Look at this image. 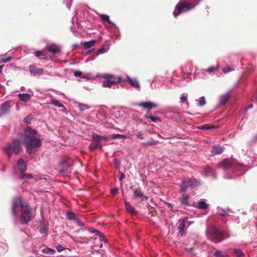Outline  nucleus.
<instances>
[{"label":"nucleus","instance_id":"1","mask_svg":"<svg viewBox=\"0 0 257 257\" xmlns=\"http://www.w3.org/2000/svg\"><path fill=\"white\" fill-rule=\"evenodd\" d=\"M37 131L32 127L28 126L24 131L22 140L29 155L36 153L37 150L42 146V142L40 138L37 137Z\"/></svg>","mask_w":257,"mask_h":257},{"label":"nucleus","instance_id":"2","mask_svg":"<svg viewBox=\"0 0 257 257\" xmlns=\"http://www.w3.org/2000/svg\"><path fill=\"white\" fill-rule=\"evenodd\" d=\"M218 168H222L225 170H230L232 174H227L224 175L226 179H235L237 177L242 175L246 171L245 166L238 163L236 160L224 159L217 164Z\"/></svg>","mask_w":257,"mask_h":257},{"label":"nucleus","instance_id":"3","mask_svg":"<svg viewBox=\"0 0 257 257\" xmlns=\"http://www.w3.org/2000/svg\"><path fill=\"white\" fill-rule=\"evenodd\" d=\"M22 209H24V210L21 213L20 220L22 224H27L31 220V208H29L27 203L23 202L21 197L15 198L13 201V215L18 217V212L21 211Z\"/></svg>","mask_w":257,"mask_h":257},{"label":"nucleus","instance_id":"4","mask_svg":"<svg viewBox=\"0 0 257 257\" xmlns=\"http://www.w3.org/2000/svg\"><path fill=\"white\" fill-rule=\"evenodd\" d=\"M201 0H181L177 4L173 12V16L176 18L183 13L194 9Z\"/></svg>","mask_w":257,"mask_h":257},{"label":"nucleus","instance_id":"5","mask_svg":"<svg viewBox=\"0 0 257 257\" xmlns=\"http://www.w3.org/2000/svg\"><path fill=\"white\" fill-rule=\"evenodd\" d=\"M191 75V71H185L184 69L176 70L173 72V75L167 78L169 81L177 85L184 86L188 81V78Z\"/></svg>","mask_w":257,"mask_h":257},{"label":"nucleus","instance_id":"6","mask_svg":"<svg viewBox=\"0 0 257 257\" xmlns=\"http://www.w3.org/2000/svg\"><path fill=\"white\" fill-rule=\"evenodd\" d=\"M22 151V145L18 139L7 143L3 148L4 153L9 159H10L13 155L19 154Z\"/></svg>","mask_w":257,"mask_h":257},{"label":"nucleus","instance_id":"7","mask_svg":"<svg viewBox=\"0 0 257 257\" xmlns=\"http://www.w3.org/2000/svg\"><path fill=\"white\" fill-rule=\"evenodd\" d=\"M207 234L208 238L216 243L221 241L224 237V233L214 226L207 228Z\"/></svg>","mask_w":257,"mask_h":257},{"label":"nucleus","instance_id":"8","mask_svg":"<svg viewBox=\"0 0 257 257\" xmlns=\"http://www.w3.org/2000/svg\"><path fill=\"white\" fill-rule=\"evenodd\" d=\"M123 82H127L133 87L138 91H140L141 85L140 83L136 78H131L128 75H126V78H124Z\"/></svg>","mask_w":257,"mask_h":257},{"label":"nucleus","instance_id":"9","mask_svg":"<svg viewBox=\"0 0 257 257\" xmlns=\"http://www.w3.org/2000/svg\"><path fill=\"white\" fill-rule=\"evenodd\" d=\"M59 164L62 166L59 168L60 174L63 175H68L71 172V166L67 164L66 161H62L60 162Z\"/></svg>","mask_w":257,"mask_h":257},{"label":"nucleus","instance_id":"10","mask_svg":"<svg viewBox=\"0 0 257 257\" xmlns=\"http://www.w3.org/2000/svg\"><path fill=\"white\" fill-rule=\"evenodd\" d=\"M11 103L12 101L7 100L1 104L0 106V117L10 112V108L12 106Z\"/></svg>","mask_w":257,"mask_h":257},{"label":"nucleus","instance_id":"11","mask_svg":"<svg viewBox=\"0 0 257 257\" xmlns=\"http://www.w3.org/2000/svg\"><path fill=\"white\" fill-rule=\"evenodd\" d=\"M202 175L205 177H211L213 179L217 178L215 172L209 166H205L202 168Z\"/></svg>","mask_w":257,"mask_h":257},{"label":"nucleus","instance_id":"12","mask_svg":"<svg viewBox=\"0 0 257 257\" xmlns=\"http://www.w3.org/2000/svg\"><path fill=\"white\" fill-rule=\"evenodd\" d=\"M130 189L133 191L134 195L139 198H141L142 200H147L149 197L144 194L140 188H135L132 186L130 187Z\"/></svg>","mask_w":257,"mask_h":257},{"label":"nucleus","instance_id":"13","mask_svg":"<svg viewBox=\"0 0 257 257\" xmlns=\"http://www.w3.org/2000/svg\"><path fill=\"white\" fill-rule=\"evenodd\" d=\"M138 106L142 107L145 109H151L155 108L158 106V104L152 101H141L138 104Z\"/></svg>","mask_w":257,"mask_h":257},{"label":"nucleus","instance_id":"14","mask_svg":"<svg viewBox=\"0 0 257 257\" xmlns=\"http://www.w3.org/2000/svg\"><path fill=\"white\" fill-rule=\"evenodd\" d=\"M187 218H180L177 224V229L179 230L178 233L182 235L185 228V222Z\"/></svg>","mask_w":257,"mask_h":257},{"label":"nucleus","instance_id":"15","mask_svg":"<svg viewBox=\"0 0 257 257\" xmlns=\"http://www.w3.org/2000/svg\"><path fill=\"white\" fill-rule=\"evenodd\" d=\"M46 47L48 51L51 53L58 54L61 52V47L55 44L47 45Z\"/></svg>","mask_w":257,"mask_h":257},{"label":"nucleus","instance_id":"16","mask_svg":"<svg viewBox=\"0 0 257 257\" xmlns=\"http://www.w3.org/2000/svg\"><path fill=\"white\" fill-rule=\"evenodd\" d=\"M225 148L222 146L214 145L212 147L211 153L212 156L221 154L224 151Z\"/></svg>","mask_w":257,"mask_h":257},{"label":"nucleus","instance_id":"17","mask_svg":"<svg viewBox=\"0 0 257 257\" xmlns=\"http://www.w3.org/2000/svg\"><path fill=\"white\" fill-rule=\"evenodd\" d=\"M189 195L185 192H183L181 196L179 198V201L182 205L190 206V204L189 203Z\"/></svg>","mask_w":257,"mask_h":257},{"label":"nucleus","instance_id":"18","mask_svg":"<svg viewBox=\"0 0 257 257\" xmlns=\"http://www.w3.org/2000/svg\"><path fill=\"white\" fill-rule=\"evenodd\" d=\"M18 97L20 100L24 102H27L30 100L31 98V95L30 94L25 93H19L18 94Z\"/></svg>","mask_w":257,"mask_h":257},{"label":"nucleus","instance_id":"19","mask_svg":"<svg viewBox=\"0 0 257 257\" xmlns=\"http://www.w3.org/2000/svg\"><path fill=\"white\" fill-rule=\"evenodd\" d=\"M124 204L125 206V208L126 211L130 213L131 214L136 215L138 214L137 211L135 210L134 207H133L129 202L125 200Z\"/></svg>","mask_w":257,"mask_h":257},{"label":"nucleus","instance_id":"20","mask_svg":"<svg viewBox=\"0 0 257 257\" xmlns=\"http://www.w3.org/2000/svg\"><path fill=\"white\" fill-rule=\"evenodd\" d=\"M217 211L222 216H226L228 213L231 212V210L229 208H223L219 206L217 207Z\"/></svg>","mask_w":257,"mask_h":257},{"label":"nucleus","instance_id":"21","mask_svg":"<svg viewBox=\"0 0 257 257\" xmlns=\"http://www.w3.org/2000/svg\"><path fill=\"white\" fill-rule=\"evenodd\" d=\"M17 164L18 169L21 173H23L26 171L27 169V164L22 159H20L18 160Z\"/></svg>","mask_w":257,"mask_h":257},{"label":"nucleus","instance_id":"22","mask_svg":"<svg viewBox=\"0 0 257 257\" xmlns=\"http://www.w3.org/2000/svg\"><path fill=\"white\" fill-rule=\"evenodd\" d=\"M188 182L189 186L191 188H195L197 187L200 184L199 181L194 177L189 178Z\"/></svg>","mask_w":257,"mask_h":257},{"label":"nucleus","instance_id":"23","mask_svg":"<svg viewBox=\"0 0 257 257\" xmlns=\"http://www.w3.org/2000/svg\"><path fill=\"white\" fill-rule=\"evenodd\" d=\"M99 16L102 21L108 22L109 24L113 25L117 30L119 29L118 27L113 22H112V21H111L110 20L109 17L108 15H105V14H100V15H99Z\"/></svg>","mask_w":257,"mask_h":257},{"label":"nucleus","instance_id":"24","mask_svg":"<svg viewBox=\"0 0 257 257\" xmlns=\"http://www.w3.org/2000/svg\"><path fill=\"white\" fill-rule=\"evenodd\" d=\"M218 65H217V66H211V67H209L207 69H202V73L203 74H205L206 72L211 73H213V72H214L215 71H216L218 70Z\"/></svg>","mask_w":257,"mask_h":257},{"label":"nucleus","instance_id":"25","mask_svg":"<svg viewBox=\"0 0 257 257\" xmlns=\"http://www.w3.org/2000/svg\"><path fill=\"white\" fill-rule=\"evenodd\" d=\"M144 117L146 118L150 119L151 121L153 122L157 123L161 122L162 121L161 119L159 117L154 116L148 114H146Z\"/></svg>","mask_w":257,"mask_h":257},{"label":"nucleus","instance_id":"26","mask_svg":"<svg viewBox=\"0 0 257 257\" xmlns=\"http://www.w3.org/2000/svg\"><path fill=\"white\" fill-rule=\"evenodd\" d=\"M188 93H183L181 94L180 96V102L182 103H185L187 106H189V103L188 102Z\"/></svg>","mask_w":257,"mask_h":257},{"label":"nucleus","instance_id":"27","mask_svg":"<svg viewBox=\"0 0 257 257\" xmlns=\"http://www.w3.org/2000/svg\"><path fill=\"white\" fill-rule=\"evenodd\" d=\"M95 40H91L90 41L83 43L82 45L85 49H89L91 47L95 45Z\"/></svg>","mask_w":257,"mask_h":257},{"label":"nucleus","instance_id":"28","mask_svg":"<svg viewBox=\"0 0 257 257\" xmlns=\"http://www.w3.org/2000/svg\"><path fill=\"white\" fill-rule=\"evenodd\" d=\"M229 94L228 92L224 95H221L220 97L219 105L224 104L227 100L229 98Z\"/></svg>","mask_w":257,"mask_h":257},{"label":"nucleus","instance_id":"29","mask_svg":"<svg viewBox=\"0 0 257 257\" xmlns=\"http://www.w3.org/2000/svg\"><path fill=\"white\" fill-rule=\"evenodd\" d=\"M109 48V46H108V45H103L101 48H100V49L97 50V55H98L102 54H104V53L107 52L108 51Z\"/></svg>","mask_w":257,"mask_h":257},{"label":"nucleus","instance_id":"30","mask_svg":"<svg viewBox=\"0 0 257 257\" xmlns=\"http://www.w3.org/2000/svg\"><path fill=\"white\" fill-rule=\"evenodd\" d=\"M42 252L43 253L47 254L49 255H53L56 252V251L55 249L49 248V247H46L43 248L42 250Z\"/></svg>","mask_w":257,"mask_h":257},{"label":"nucleus","instance_id":"31","mask_svg":"<svg viewBox=\"0 0 257 257\" xmlns=\"http://www.w3.org/2000/svg\"><path fill=\"white\" fill-rule=\"evenodd\" d=\"M188 182L182 181L180 184V190L181 192H185L187 188L189 187Z\"/></svg>","mask_w":257,"mask_h":257},{"label":"nucleus","instance_id":"32","mask_svg":"<svg viewBox=\"0 0 257 257\" xmlns=\"http://www.w3.org/2000/svg\"><path fill=\"white\" fill-rule=\"evenodd\" d=\"M196 100L198 101V103H197V105L198 106H200V107L203 106L206 103V101L205 97L203 96L199 97L198 100L196 99Z\"/></svg>","mask_w":257,"mask_h":257},{"label":"nucleus","instance_id":"33","mask_svg":"<svg viewBox=\"0 0 257 257\" xmlns=\"http://www.w3.org/2000/svg\"><path fill=\"white\" fill-rule=\"evenodd\" d=\"M193 64L192 61H188L185 65V68L186 70V71H190L191 70L192 72L193 70Z\"/></svg>","mask_w":257,"mask_h":257},{"label":"nucleus","instance_id":"34","mask_svg":"<svg viewBox=\"0 0 257 257\" xmlns=\"http://www.w3.org/2000/svg\"><path fill=\"white\" fill-rule=\"evenodd\" d=\"M198 207L199 209H205L208 208V204H207L205 201H204L203 199L201 200L198 204Z\"/></svg>","mask_w":257,"mask_h":257},{"label":"nucleus","instance_id":"35","mask_svg":"<svg viewBox=\"0 0 257 257\" xmlns=\"http://www.w3.org/2000/svg\"><path fill=\"white\" fill-rule=\"evenodd\" d=\"M51 103L52 105L55 106H57L60 108H64V106L63 104L60 103L58 100L56 99H51Z\"/></svg>","mask_w":257,"mask_h":257},{"label":"nucleus","instance_id":"36","mask_svg":"<svg viewBox=\"0 0 257 257\" xmlns=\"http://www.w3.org/2000/svg\"><path fill=\"white\" fill-rule=\"evenodd\" d=\"M66 217L68 219L70 220H76V219L77 218L75 216V214L73 212H67L66 213Z\"/></svg>","mask_w":257,"mask_h":257},{"label":"nucleus","instance_id":"37","mask_svg":"<svg viewBox=\"0 0 257 257\" xmlns=\"http://www.w3.org/2000/svg\"><path fill=\"white\" fill-rule=\"evenodd\" d=\"M114 84V82L112 80H106L103 81L102 86L104 87L110 88L112 85Z\"/></svg>","mask_w":257,"mask_h":257},{"label":"nucleus","instance_id":"38","mask_svg":"<svg viewBox=\"0 0 257 257\" xmlns=\"http://www.w3.org/2000/svg\"><path fill=\"white\" fill-rule=\"evenodd\" d=\"M111 138L112 139H124L126 138V136L124 135L113 134L111 135Z\"/></svg>","mask_w":257,"mask_h":257},{"label":"nucleus","instance_id":"39","mask_svg":"<svg viewBox=\"0 0 257 257\" xmlns=\"http://www.w3.org/2000/svg\"><path fill=\"white\" fill-rule=\"evenodd\" d=\"M100 147V143H91L89 146V148L90 150H93Z\"/></svg>","mask_w":257,"mask_h":257},{"label":"nucleus","instance_id":"40","mask_svg":"<svg viewBox=\"0 0 257 257\" xmlns=\"http://www.w3.org/2000/svg\"><path fill=\"white\" fill-rule=\"evenodd\" d=\"M37 68L34 65H30L29 67V70L31 75H36V71Z\"/></svg>","mask_w":257,"mask_h":257},{"label":"nucleus","instance_id":"41","mask_svg":"<svg viewBox=\"0 0 257 257\" xmlns=\"http://www.w3.org/2000/svg\"><path fill=\"white\" fill-rule=\"evenodd\" d=\"M78 107L80 111H83L87 109H88L90 108L87 104H83V103H79L78 104Z\"/></svg>","mask_w":257,"mask_h":257},{"label":"nucleus","instance_id":"42","mask_svg":"<svg viewBox=\"0 0 257 257\" xmlns=\"http://www.w3.org/2000/svg\"><path fill=\"white\" fill-rule=\"evenodd\" d=\"M217 127L215 126H210L209 124H204L199 127L200 130H210L215 129Z\"/></svg>","mask_w":257,"mask_h":257},{"label":"nucleus","instance_id":"43","mask_svg":"<svg viewBox=\"0 0 257 257\" xmlns=\"http://www.w3.org/2000/svg\"><path fill=\"white\" fill-rule=\"evenodd\" d=\"M234 253L236 257H242L244 255V253L240 249H235L234 250Z\"/></svg>","mask_w":257,"mask_h":257},{"label":"nucleus","instance_id":"44","mask_svg":"<svg viewBox=\"0 0 257 257\" xmlns=\"http://www.w3.org/2000/svg\"><path fill=\"white\" fill-rule=\"evenodd\" d=\"M101 136L93 134L92 135V139L95 141L96 143H99L101 141Z\"/></svg>","mask_w":257,"mask_h":257},{"label":"nucleus","instance_id":"45","mask_svg":"<svg viewBox=\"0 0 257 257\" xmlns=\"http://www.w3.org/2000/svg\"><path fill=\"white\" fill-rule=\"evenodd\" d=\"M214 255L215 257H225L224 254L221 251L216 250L214 253Z\"/></svg>","mask_w":257,"mask_h":257},{"label":"nucleus","instance_id":"46","mask_svg":"<svg viewBox=\"0 0 257 257\" xmlns=\"http://www.w3.org/2000/svg\"><path fill=\"white\" fill-rule=\"evenodd\" d=\"M34 54L36 57H39L41 56H44L45 55V51L44 50L37 51L34 53Z\"/></svg>","mask_w":257,"mask_h":257},{"label":"nucleus","instance_id":"47","mask_svg":"<svg viewBox=\"0 0 257 257\" xmlns=\"http://www.w3.org/2000/svg\"><path fill=\"white\" fill-rule=\"evenodd\" d=\"M89 231L92 233H95L96 235H98V234H100V232L99 230L95 229L93 228H89L88 229Z\"/></svg>","mask_w":257,"mask_h":257},{"label":"nucleus","instance_id":"48","mask_svg":"<svg viewBox=\"0 0 257 257\" xmlns=\"http://www.w3.org/2000/svg\"><path fill=\"white\" fill-rule=\"evenodd\" d=\"M97 236H99V239L101 241H103L104 243L107 242V240L106 239L105 236L101 232H100V234H98Z\"/></svg>","mask_w":257,"mask_h":257},{"label":"nucleus","instance_id":"49","mask_svg":"<svg viewBox=\"0 0 257 257\" xmlns=\"http://www.w3.org/2000/svg\"><path fill=\"white\" fill-rule=\"evenodd\" d=\"M32 116L29 115L24 118V122L27 124H30Z\"/></svg>","mask_w":257,"mask_h":257},{"label":"nucleus","instance_id":"50","mask_svg":"<svg viewBox=\"0 0 257 257\" xmlns=\"http://www.w3.org/2000/svg\"><path fill=\"white\" fill-rule=\"evenodd\" d=\"M101 76L102 78H104L109 79V78H112L113 77V75L105 73V74H103Z\"/></svg>","mask_w":257,"mask_h":257},{"label":"nucleus","instance_id":"51","mask_svg":"<svg viewBox=\"0 0 257 257\" xmlns=\"http://www.w3.org/2000/svg\"><path fill=\"white\" fill-rule=\"evenodd\" d=\"M56 248L57 251L59 252H61L62 251L64 250L65 249V248L61 244H58V245H57Z\"/></svg>","mask_w":257,"mask_h":257},{"label":"nucleus","instance_id":"52","mask_svg":"<svg viewBox=\"0 0 257 257\" xmlns=\"http://www.w3.org/2000/svg\"><path fill=\"white\" fill-rule=\"evenodd\" d=\"M74 76L78 77H82V73L80 71H75L74 73Z\"/></svg>","mask_w":257,"mask_h":257},{"label":"nucleus","instance_id":"53","mask_svg":"<svg viewBox=\"0 0 257 257\" xmlns=\"http://www.w3.org/2000/svg\"><path fill=\"white\" fill-rule=\"evenodd\" d=\"M124 78L121 77V76H118L117 77L115 80H112L114 82V84L118 83L121 81H123Z\"/></svg>","mask_w":257,"mask_h":257},{"label":"nucleus","instance_id":"54","mask_svg":"<svg viewBox=\"0 0 257 257\" xmlns=\"http://www.w3.org/2000/svg\"><path fill=\"white\" fill-rule=\"evenodd\" d=\"M118 188L115 187L113 189H111L110 192L112 195H115V194H116L118 193Z\"/></svg>","mask_w":257,"mask_h":257},{"label":"nucleus","instance_id":"55","mask_svg":"<svg viewBox=\"0 0 257 257\" xmlns=\"http://www.w3.org/2000/svg\"><path fill=\"white\" fill-rule=\"evenodd\" d=\"M75 221L79 226L81 227H83L84 226V224L78 218H77Z\"/></svg>","mask_w":257,"mask_h":257},{"label":"nucleus","instance_id":"56","mask_svg":"<svg viewBox=\"0 0 257 257\" xmlns=\"http://www.w3.org/2000/svg\"><path fill=\"white\" fill-rule=\"evenodd\" d=\"M154 144V142L153 141H148L145 143H142V145L144 146H152Z\"/></svg>","mask_w":257,"mask_h":257},{"label":"nucleus","instance_id":"57","mask_svg":"<svg viewBox=\"0 0 257 257\" xmlns=\"http://www.w3.org/2000/svg\"><path fill=\"white\" fill-rule=\"evenodd\" d=\"M114 164L117 166V168H119L120 165V162L118 159H115L114 160Z\"/></svg>","mask_w":257,"mask_h":257},{"label":"nucleus","instance_id":"58","mask_svg":"<svg viewBox=\"0 0 257 257\" xmlns=\"http://www.w3.org/2000/svg\"><path fill=\"white\" fill-rule=\"evenodd\" d=\"M136 137L140 139H144V135L142 133L139 132L136 134Z\"/></svg>","mask_w":257,"mask_h":257},{"label":"nucleus","instance_id":"59","mask_svg":"<svg viewBox=\"0 0 257 257\" xmlns=\"http://www.w3.org/2000/svg\"><path fill=\"white\" fill-rule=\"evenodd\" d=\"M39 232L41 234H45L46 235L47 234L45 228L43 227L40 229Z\"/></svg>","mask_w":257,"mask_h":257},{"label":"nucleus","instance_id":"60","mask_svg":"<svg viewBox=\"0 0 257 257\" xmlns=\"http://www.w3.org/2000/svg\"><path fill=\"white\" fill-rule=\"evenodd\" d=\"M43 72V70L41 68H37V69L36 71V75L37 74H41Z\"/></svg>","mask_w":257,"mask_h":257},{"label":"nucleus","instance_id":"61","mask_svg":"<svg viewBox=\"0 0 257 257\" xmlns=\"http://www.w3.org/2000/svg\"><path fill=\"white\" fill-rule=\"evenodd\" d=\"M233 70V69H232L231 68L227 67V68H226L224 69L223 72L224 73L229 72Z\"/></svg>","mask_w":257,"mask_h":257},{"label":"nucleus","instance_id":"62","mask_svg":"<svg viewBox=\"0 0 257 257\" xmlns=\"http://www.w3.org/2000/svg\"><path fill=\"white\" fill-rule=\"evenodd\" d=\"M125 174L123 173H121L120 174V177H119V181H121L123 180V179H124L125 178Z\"/></svg>","mask_w":257,"mask_h":257},{"label":"nucleus","instance_id":"63","mask_svg":"<svg viewBox=\"0 0 257 257\" xmlns=\"http://www.w3.org/2000/svg\"><path fill=\"white\" fill-rule=\"evenodd\" d=\"M94 50V49H91V50H89L88 51H87L86 53H85V55L86 56H88L89 55H90L91 54V53Z\"/></svg>","mask_w":257,"mask_h":257},{"label":"nucleus","instance_id":"64","mask_svg":"<svg viewBox=\"0 0 257 257\" xmlns=\"http://www.w3.org/2000/svg\"><path fill=\"white\" fill-rule=\"evenodd\" d=\"M71 3H72V2H67L66 3V7H67V8L68 9H70L71 6Z\"/></svg>","mask_w":257,"mask_h":257}]
</instances>
